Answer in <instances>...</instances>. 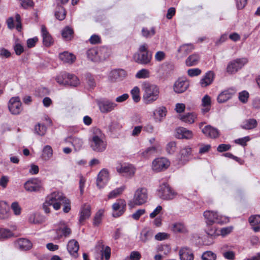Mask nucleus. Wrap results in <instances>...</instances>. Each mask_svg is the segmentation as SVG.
Wrapping results in <instances>:
<instances>
[{
    "label": "nucleus",
    "mask_w": 260,
    "mask_h": 260,
    "mask_svg": "<svg viewBox=\"0 0 260 260\" xmlns=\"http://www.w3.org/2000/svg\"><path fill=\"white\" fill-rule=\"evenodd\" d=\"M170 166V161L166 158L155 159L152 164V169L155 172H160L167 169Z\"/></svg>",
    "instance_id": "11"
},
{
    "label": "nucleus",
    "mask_w": 260,
    "mask_h": 260,
    "mask_svg": "<svg viewBox=\"0 0 260 260\" xmlns=\"http://www.w3.org/2000/svg\"><path fill=\"white\" fill-rule=\"evenodd\" d=\"M214 73L212 71H208L201 79L200 84L202 87H206L210 85L213 81Z\"/></svg>",
    "instance_id": "26"
},
{
    "label": "nucleus",
    "mask_w": 260,
    "mask_h": 260,
    "mask_svg": "<svg viewBox=\"0 0 260 260\" xmlns=\"http://www.w3.org/2000/svg\"><path fill=\"white\" fill-rule=\"evenodd\" d=\"M167 110L166 107L161 106L155 109L153 113L154 118L156 122H160L166 117Z\"/></svg>",
    "instance_id": "24"
},
{
    "label": "nucleus",
    "mask_w": 260,
    "mask_h": 260,
    "mask_svg": "<svg viewBox=\"0 0 260 260\" xmlns=\"http://www.w3.org/2000/svg\"><path fill=\"white\" fill-rule=\"evenodd\" d=\"M104 210H99L94 217L93 224L95 226H98L101 222L102 216L103 215Z\"/></svg>",
    "instance_id": "54"
},
{
    "label": "nucleus",
    "mask_w": 260,
    "mask_h": 260,
    "mask_svg": "<svg viewBox=\"0 0 260 260\" xmlns=\"http://www.w3.org/2000/svg\"><path fill=\"white\" fill-rule=\"evenodd\" d=\"M68 75L67 73H62L56 77L55 80L60 85H67Z\"/></svg>",
    "instance_id": "49"
},
{
    "label": "nucleus",
    "mask_w": 260,
    "mask_h": 260,
    "mask_svg": "<svg viewBox=\"0 0 260 260\" xmlns=\"http://www.w3.org/2000/svg\"><path fill=\"white\" fill-rule=\"evenodd\" d=\"M196 118L197 116L193 113H188L180 116V119L181 121L188 124L193 123Z\"/></svg>",
    "instance_id": "39"
},
{
    "label": "nucleus",
    "mask_w": 260,
    "mask_h": 260,
    "mask_svg": "<svg viewBox=\"0 0 260 260\" xmlns=\"http://www.w3.org/2000/svg\"><path fill=\"white\" fill-rule=\"evenodd\" d=\"M236 89L234 87L227 89L221 92L217 97V101L219 103L226 102L231 99L232 96L236 93Z\"/></svg>",
    "instance_id": "19"
},
{
    "label": "nucleus",
    "mask_w": 260,
    "mask_h": 260,
    "mask_svg": "<svg viewBox=\"0 0 260 260\" xmlns=\"http://www.w3.org/2000/svg\"><path fill=\"white\" fill-rule=\"evenodd\" d=\"M204 216L206 219V222L208 225H211L214 223L223 224L228 221L227 218L219 216L216 212L213 211H205Z\"/></svg>",
    "instance_id": "6"
},
{
    "label": "nucleus",
    "mask_w": 260,
    "mask_h": 260,
    "mask_svg": "<svg viewBox=\"0 0 260 260\" xmlns=\"http://www.w3.org/2000/svg\"><path fill=\"white\" fill-rule=\"evenodd\" d=\"M53 156V149L49 145H46L43 149L41 155L42 158L44 160H49Z\"/></svg>",
    "instance_id": "36"
},
{
    "label": "nucleus",
    "mask_w": 260,
    "mask_h": 260,
    "mask_svg": "<svg viewBox=\"0 0 260 260\" xmlns=\"http://www.w3.org/2000/svg\"><path fill=\"white\" fill-rule=\"evenodd\" d=\"M155 33V30L154 27H152L150 29L146 27H143L142 29V36L146 38H150L153 36Z\"/></svg>",
    "instance_id": "52"
},
{
    "label": "nucleus",
    "mask_w": 260,
    "mask_h": 260,
    "mask_svg": "<svg viewBox=\"0 0 260 260\" xmlns=\"http://www.w3.org/2000/svg\"><path fill=\"white\" fill-rule=\"evenodd\" d=\"M9 111L13 115L19 114L22 111V103L19 97L11 98L8 104Z\"/></svg>",
    "instance_id": "8"
},
{
    "label": "nucleus",
    "mask_w": 260,
    "mask_h": 260,
    "mask_svg": "<svg viewBox=\"0 0 260 260\" xmlns=\"http://www.w3.org/2000/svg\"><path fill=\"white\" fill-rule=\"evenodd\" d=\"M59 58L64 63H73L76 60V56L71 53L64 51L59 54Z\"/></svg>",
    "instance_id": "28"
},
{
    "label": "nucleus",
    "mask_w": 260,
    "mask_h": 260,
    "mask_svg": "<svg viewBox=\"0 0 260 260\" xmlns=\"http://www.w3.org/2000/svg\"><path fill=\"white\" fill-rule=\"evenodd\" d=\"M200 60L199 54L194 53L189 55L185 60V64L187 67L194 66L198 64Z\"/></svg>",
    "instance_id": "37"
},
{
    "label": "nucleus",
    "mask_w": 260,
    "mask_h": 260,
    "mask_svg": "<svg viewBox=\"0 0 260 260\" xmlns=\"http://www.w3.org/2000/svg\"><path fill=\"white\" fill-rule=\"evenodd\" d=\"M257 125V122L256 120L254 118H250L245 120L241 126L244 129L249 130L255 128Z\"/></svg>",
    "instance_id": "33"
},
{
    "label": "nucleus",
    "mask_w": 260,
    "mask_h": 260,
    "mask_svg": "<svg viewBox=\"0 0 260 260\" xmlns=\"http://www.w3.org/2000/svg\"><path fill=\"white\" fill-rule=\"evenodd\" d=\"M177 195L176 192L173 190L167 183L160 185L158 189V196L160 198L165 200L173 199Z\"/></svg>",
    "instance_id": "7"
},
{
    "label": "nucleus",
    "mask_w": 260,
    "mask_h": 260,
    "mask_svg": "<svg viewBox=\"0 0 260 260\" xmlns=\"http://www.w3.org/2000/svg\"><path fill=\"white\" fill-rule=\"evenodd\" d=\"M248 221L251 226H254L260 223V215H254L249 217Z\"/></svg>",
    "instance_id": "58"
},
{
    "label": "nucleus",
    "mask_w": 260,
    "mask_h": 260,
    "mask_svg": "<svg viewBox=\"0 0 260 260\" xmlns=\"http://www.w3.org/2000/svg\"><path fill=\"white\" fill-rule=\"evenodd\" d=\"M150 71L146 69H143L139 71L135 75L137 79H145L150 77Z\"/></svg>",
    "instance_id": "46"
},
{
    "label": "nucleus",
    "mask_w": 260,
    "mask_h": 260,
    "mask_svg": "<svg viewBox=\"0 0 260 260\" xmlns=\"http://www.w3.org/2000/svg\"><path fill=\"white\" fill-rule=\"evenodd\" d=\"M135 61L139 64L146 65L150 63L152 54L149 52L137 53L134 55Z\"/></svg>",
    "instance_id": "16"
},
{
    "label": "nucleus",
    "mask_w": 260,
    "mask_h": 260,
    "mask_svg": "<svg viewBox=\"0 0 260 260\" xmlns=\"http://www.w3.org/2000/svg\"><path fill=\"white\" fill-rule=\"evenodd\" d=\"M126 202L123 199H118L112 205V216L118 217L121 216L125 211Z\"/></svg>",
    "instance_id": "10"
},
{
    "label": "nucleus",
    "mask_w": 260,
    "mask_h": 260,
    "mask_svg": "<svg viewBox=\"0 0 260 260\" xmlns=\"http://www.w3.org/2000/svg\"><path fill=\"white\" fill-rule=\"evenodd\" d=\"M64 141L66 143H71L76 151L80 150L83 144L82 139L73 136H69L66 138Z\"/></svg>",
    "instance_id": "20"
},
{
    "label": "nucleus",
    "mask_w": 260,
    "mask_h": 260,
    "mask_svg": "<svg viewBox=\"0 0 260 260\" xmlns=\"http://www.w3.org/2000/svg\"><path fill=\"white\" fill-rule=\"evenodd\" d=\"M10 216L9 206L4 201H0V219H7Z\"/></svg>",
    "instance_id": "29"
},
{
    "label": "nucleus",
    "mask_w": 260,
    "mask_h": 260,
    "mask_svg": "<svg viewBox=\"0 0 260 260\" xmlns=\"http://www.w3.org/2000/svg\"><path fill=\"white\" fill-rule=\"evenodd\" d=\"M180 159L183 161L188 160L191 155V148L189 146H185L180 151Z\"/></svg>",
    "instance_id": "38"
},
{
    "label": "nucleus",
    "mask_w": 260,
    "mask_h": 260,
    "mask_svg": "<svg viewBox=\"0 0 260 260\" xmlns=\"http://www.w3.org/2000/svg\"><path fill=\"white\" fill-rule=\"evenodd\" d=\"M79 248L78 243L75 240H70L67 245V249L69 252L75 257H77Z\"/></svg>",
    "instance_id": "27"
},
{
    "label": "nucleus",
    "mask_w": 260,
    "mask_h": 260,
    "mask_svg": "<svg viewBox=\"0 0 260 260\" xmlns=\"http://www.w3.org/2000/svg\"><path fill=\"white\" fill-rule=\"evenodd\" d=\"M107 52V49L106 48H102L99 50L93 48L87 51V55L91 60L98 62L104 60L107 57L108 54H105Z\"/></svg>",
    "instance_id": "5"
},
{
    "label": "nucleus",
    "mask_w": 260,
    "mask_h": 260,
    "mask_svg": "<svg viewBox=\"0 0 260 260\" xmlns=\"http://www.w3.org/2000/svg\"><path fill=\"white\" fill-rule=\"evenodd\" d=\"M151 234L150 232L146 230H143L140 235V239L143 242H145L147 241L150 237Z\"/></svg>",
    "instance_id": "64"
},
{
    "label": "nucleus",
    "mask_w": 260,
    "mask_h": 260,
    "mask_svg": "<svg viewBox=\"0 0 260 260\" xmlns=\"http://www.w3.org/2000/svg\"><path fill=\"white\" fill-rule=\"evenodd\" d=\"M176 143L175 142H169L166 146V150L169 154H173L176 150Z\"/></svg>",
    "instance_id": "61"
},
{
    "label": "nucleus",
    "mask_w": 260,
    "mask_h": 260,
    "mask_svg": "<svg viewBox=\"0 0 260 260\" xmlns=\"http://www.w3.org/2000/svg\"><path fill=\"white\" fill-rule=\"evenodd\" d=\"M14 234L9 229L0 228V239H6L13 237Z\"/></svg>",
    "instance_id": "47"
},
{
    "label": "nucleus",
    "mask_w": 260,
    "mask_h": 260,
    "mask_svg": "<svg viewBox=\"0 0 260 260\" xmlns=\"http://www.w3.org/2000/svg\"><path fill=\"white\" fill-rule=\"evenodd\" d=\"M131 93L132 96L133 100L136 103H138L140 100V89L138 87H134L131 90Z\"/></svg>",
    "instance_id": "51"
},
{
    "label": "nucleus",
    "mask_w": 260,
    "mask_h": 260,
    "mask_svg": "<svg viewBox=\"0 0 260 260\" xmlns=\"http://www.w3.org/2000/svg\"><path fill=\"white\" fill-rule=\"evenodd\" d=\"M156 148L155 147H150L147 148L146 150L141 152V155L144 158H149L156 152Z\"/></svg>",
    "instance_id": "44"
},
{
    "label": "nucleus",
    "mask_w": 260,
    "mask_h": 260,
    "mask_svg": "<svg viewBox=\"0 0 260 260\" xmlns=\"http://www.w3.org/2000/svg\"><path fill=\"white\" fill-rule=\"evenodd\" d=\"M11 208L15 215H19L21 213V208L17 202H13Z\"/></svg>",
    "instance_id": "57"
},
{
    "label": "nucleus",
    "mask_w": 260,
    "mask_h": 260,
    "mask_svg": "<svg viewBox=\"0 0 260 260\" xmlns=\"http://www.w3.org/2000/svg\"><path fill=\"white\" fill-rule=\"evenodd\" d=\"M61 34L64 39L70 40L73 38V30L69 26H67L62 30Z\"/></svg>",
    "instance_id": "45"
},
{
    "label": "nucleus",
    "mask_w": 260,
    "mask_h": 260,
    "mask_svg": "<svg viewBox=\"0 0 260 260\" xmlns=\"http://www.w3.org/2000/svg\"><path fill=\"white\" fill-rule=\"evenodd\" d=\"M216 254L211 251L204 252L202 255V260H216Z\"/></svg>",
    "instance_id": "50"
},
{
    "label": "nucleus",
    "mask_w": 260,
    "mask_h": 260,
    "mask_svg": "<svg viewBox=\"0 0 260 260\" xmlns=\"http://www.w3.org/2000/svg\"><path fill=\"white\" fill-rule=\"evenodd\" d=\"M66 197L60 192H53L48 195L43 204V208L45 213H49L50 212L49 206H52L53 208L57 210L60 208V206Z\"/></svg>",
    "instance_id": "3"
},
{
    "label": "nucleus",
    "mask_w": 260,
    "mask_h": 260,
    "mask_svg": "<svg viewBox=\"0 0 260 260\" xmlns=\"http://www.w3.org/2000/svg\"><path fill=\"white\" fill-rule=\"evenodd\" d=\"M90 206L89 205H84L80 212L79 222L82 223L85 220L89 218L91 215Z\"/></svg>",
    "instance_id": "25"
},
{
    "label": "nucleus",
    "mask_w": 260,
    "mask_h": 260,
    "mask_svg": "<svg viewBox=\"0 0 260 260\" xmlns=\"http://www.w3.org/2000/svg\"><path fill=\"white\" fill-rule=\"evenodd\" d=\"M233 230V227L232 226H230L221 229L219 232L220 235H221L222 237H224L230 234L232 232Z\"/></svg>",
    "instance_id": "63"
},
{
    "label": "nucleus",
    "mask_w": 260,
    "mask_h": 260,
    "mask_svg": "<svg viewBox=\"0 0 260 260\" xmlns=\"http://www.w3.org/2000/svg\"><path fill=\"white\" fill-rule=\"evenodd\" d=\"M102 250H101L102 256L104 257L106 260H109L111 256V249L107 246L104 247V245H102Z\"/></svg>",
    "instance_id": "55"
},
{
    "label": "nucleus",
    "mask_w": 260,
    "mask_h": 260,
    "mask_svg": "<svg viewBox=\"0 0 260 260\" xmlns=\"http://www.w3.org/2000/svg\"><path fill=\"white\" fill-rule=\"evenodd\" d=\"M188 81L185 78H179L174 84V91L178 93L184 92L189 87Z\"/></svg>",
    "instance_id": "17"
},
{
    "label": "nucleus",
    "mask_w": 260,
    "mask_h": 260,
    "mask_svg": "<svg viewBox=\"0 0 260 260\" xmlns=\"http://www.w3.org/2000/svg\"><path fill=\"white\" fill-rule=\"evenodd\" d=\"M55 15L56 18L59 20H62L65 18L66 12L62 6H57Z\"/></svg>",
    "instance_id": "42"
},
{
    "label": "nucleus",
    "mask_w": 260,
    "mask_h": 260,
    "mask_svg": "<svg viewBox=\"0 0 260 260\" xmlns=\"http://www.w3.org/2000/svg\"><path fill=\"white\" fill-rule=\"evenodd\" d=\"M192 131L183 127H180L176 129V137L178 139H190L193 137Z\"/></svg>",
    "instance_id": "21"
},
{
    "label": "nucleus",
    "mask_w": 260,
    "mask_h": 260,
    "mask_svg": "<svg viewBox=\"0 0 260 260\" xmlns=\"http://www.w3.org/2000/svg\"><path fill=\"white\" fill-rule=\"evenodd\" d=\"M249 93L245 91H242L239 93V100L243 103H247L248 99L249 98Z\"/></svg>",
    "instance_id": "59"
},
{
    "label": "nucleus",
    "mask_w": 260,
    "mask_h": 260,
    "mask_svg": "<svg viewBox=\"0 0 260 260\" xmlns=\"http://www.w3.org/2000/svg\"><path fill=\"white\" fill-rule=\"evenodd\" d=\"M211 98L207 94L205 95L202 99V111L203 113L208 112L211 108Z\"/></svg>",
    "instance_id": "34"
},
{
    "label": "nucleus",
    "mask_w": 260,
    "mask_h": 260,
    "mask_svg": "<svg viewBox=\"0 0 260 260\" xmlns=\"http://www.w3.org/2000/svg\"><path fill=\"white\" fill-rule=\"evenodd\" d=\"M56 237L57 239H60L62 236L67 237L69 236L71 233V230L70 228L64 226L63 228H59L56 230Z\"/></svg>",
    "instance_id": "40"
},
{
    "label": "nucleus",
    "mask_w": 260,
    "mask_h": 260,
    "mask_svg": "<svg viewBox=\"0 0 260 260\" xmlns=\"http://www.w3.org/2000/svg\"><path fill=\"white\" fill-rule=\"evenodd\" d=\"M109 179L108 172L105 169H103L99 173L96 185L100 188H102L108 182Z\"/></svg>",
    "instance_id": "22"
},
{
    "label": "nucleus",
    "mask_w": 260,
    "mask_h": 260,
    "mask_svg": "<svg viewBox=\"0 0 260 260\" xmlns=\"http://www.w3.org/2000/svg\"><path fill=\"white\" fill-rule=\"evenodd\" d=\"M181 260H193L194 256L192 251L188 248H183L179 250Z\"/></svg>",
    "instance_id": "31"
},
{
    "label": "nucleus",
    "mask_w": 260,
    "mask_h": 260,
    "mask_svg": "<svg viewBox=\"0 0 260 260\" xmlns=\"http://www.w3.org/2000/svg\"><path fill=\"white\" fill-rule=\"evenodd\" d=\"M105 136L102 132L98 128H93L92 136L89 139L90 147L95 152H102L106 149V142L105 141Z\"/></svg>",
    "instance_id": "1"
},
{
    "label": "nucleus",
    "mask_w": 260,
    "mask_h": 260,
    "mask_svg": "<svg viewBox=\"0 0 260 260\" xmlns=\"http://www.w3.org/2000/svg\"><path fill=\"white\" fill-rule=\"evenodd\" d=\"M36 134L40 136H44L46 132V127L44 124L38 123L35 127Z\"/></svg>",
    "instance_id": "56"
},
{
    "label": "nucleus",
    "mask_w": 260,
    "mask_h": 260,
    "mask_svg": "<svg viewBox=\"0 0 260 260\" xmlns=\"http://www.w3.org/2000/svg\"><path fill=\"white\" fill-rule=\"evenodd\" d=\"M79 83V80L77 76L73 74H68L67 85L75 87L78 85Z\"/></svg>",
    "instance_id": "41"
},
{
    "label": "nucleus",
    "mask_w": 260,
    "mask_h": 260,
    "mask_svg": "<svg viewBox=\"0 0 260 260\" xmlns=\"http://www.w3.org/2000/svg\"><path fill=\"white\" fill-rule=\"evenodd\" d=\"M249 136H246L242 138L235 140L234 142L236 144L240 145L243 146H245L247 144V142L250 140Z\"/></svg>",
    "instance_id": "62"
},
{
    "label": "nucleus",
    "mask_w": 260,
    "mask_h": 260,
    "mask_svg": "<svg viewBox=\"0 0 260 260\" xmlns=\"http://www.w3.org/2000/svg\"><path fill=\"white\" fill-rule=\"evenodd\" d=\"M116 170L122 176L127 178L133 177L136 172L135 168L132 165L118 166Z\"/></svg>",
    "instance_id": "15"
},
{
    "label": "nucleus",
    "mask_w": 260,
    "mask_h": 260,
    "mask_svg": "<svg viewBox=\"0 0 260 260\" xmlns=\"http://www.w3.org/2000/svg\"><path fill=\"white\" fill-rule=\"evenodd\" d=\"M248 62L246 58H237L230 61L228 64L226 71L229 74H234L241 69Z\"/></svg>",
    "instance_id": "9"
},
{
    "label": "nucleus",
    "mask_w": 260,
    "mask_h": 260,
    "mask_svg": "<svg viewBox=\"0 0 260 260\" xmlns=\"http://www.w3.org/2000/svg\"><path fill=\"white\" fill-rule=\"evenodd\" d=\"M144 91L143 100L146 104H151L156 101L159 98V88L155 84L145 82L142 84Z\"/></svg>",
    "instance_id": "2"
},
{
    "label": "nucleus",
    "mask_w": 260,
    "mask_h": 260,
    "mask_svg": "<svg viewBox=\"0 0 260 260\" xmlns=\"http://www.w3.org/2000/svg\"><path fill=\"white\" fill-rule=\"evenodd\" d=\"M14 49L16 54L18 55H20L24 51L23 47L19 43L18 40L15 42Z\"/></svg>",
    "instance_id": "60"
},
{
    "label": "nucleus",
    "mask_w": 260,
    "mask_h": 260,
    "mask_svg": "<svg viewBox=\"0 0 260 260\" xmlns=\"http://www.w3.org/2000/svg\"><path fill=\"white\" fill-rule=\"evenodd\" d=\"M148 196V191L146 188H139L135 191L133 199L128 203V206L131 208L135 206H141L147 202Z\"/></svg>",
    "instance_id": "4"
},
{
    "label": "nucleus",
    "mask_w": 260,
    "mask_h": 260,
    "mask_svg": "<svg viewBox=\"0 0 260 260\" xmlns=\"http://www.w3.org/2000/svg\"><path fill=\"white\" fill-rule=\"evenodd\" d=\"M194 48V47L193 44H185L179 47L178 49V52L182 54L183 56H186L188 53H190Z\"/></svg>",
    "instance_id": "35"
},
{
    "label": "nucleus",
    "mask_w": 260,
    "mask_h": 260,
    "mask_svg": "<svg viewBox=\"0 0 260 260\" xmlns=\"http://www.w3.org/2000/svg\"><path fill=\"white\" fill-rule=\"evenodd\" d=\"M100 111L103 113H107L114 110L117 105L109 100H102L98 103Z\"/></svg>",
    "instance_id": "14"
},
{
    "label": "nucleus",
    "mask_w": 260,
    "mask_h": 260,
    "mask_svg": "<svg viewBox=\"0 0 260 260\" xmlns=\"http://www.w3.org/2000/svg\"><path fill=\"white\" fill-rule=\"evenodd\" d=\"M25 190L29 192L39 191L42 188V183L37 179H33L26 181L24 184Z\"/></svg>",
    "instance_id": "13"
},
{
    "label": "nucleus",
    "mask_w": 260,
    "mask_h": 260,
    "mask_svg": "<svg viewBox=\"0 0 260 260\" xmlns=\"http://www.w3.org/2000/svg\"><path fill=\"white\" fill-rule=\"evenodd\" d=\"M206 234L211 237H215L220 235L219 232L215 227L208 226L206 229Z\"/></svg>",
    "instance_id": "53"
},
{
    "label": "nucleus",
    "mask_w": 260,
    "mask_h": 260,
    "mask_svg": "<svg viewBox=\"0 0 260 260\" xmlns=\"http://www.w3.org/2000/svg\"><path fill=\"white\" fill-rule=\"evenodd\" d=\"M126 76V72L122 69H115L109 74V79L111 82H115L123 80Z\"/></svg>",
    "instance_id": "18"
},
{
    "label": "nucleus",
    "mask_w": 260,
    "mask_h": 260,
    "mask_svg": "<svg viewBox=\"0 0 260 260\" xmlns=\"http://www.w3.org/2000/svg\"><path fill=\"white\" fill-rule=\"evenodd\" d=\"M41 32L44 45L50 46L53 43L52 39L44 25L41 26Z\"/></svg>",
    "instance_id": "30"
},
{
    "label": "nucleus",
    "mask_w": 260,
    "mask_h": 260,
    "mask_svg": "<svg viewBox=\"0 0 260 260\" xmlns=\"http://www.w3.org/2000/svg\"><path fill=\"white\" fill-rule=\"evenodd\" d=\"M28 221L31 223L40 224L43 222V219L39 214L33 213L29 216Z\"/></svg>",
    "instance_id": "43"
},
{
    "label": "nucleus",
    "mask_w": 260,
    "mask_h": 260,
    "mask_svg": "<svg viewBox=\"0 0 260 260\" xmlns=\"http://www.w3.org/2000/svg\"><path fill=\"white\" fill-rule=\"evenodd\" d=\"M15 246L21 250H28L32 247L31 242L25 238H20L15 242Z\"/></svg>",
    "instance_id": "23"
},
{
    "label": "nucleus",
    "mask_w": 260,
    "mask_h": 260,
    "mask_svg": "<svg viewBox=\"0 0 260 260\" xmlns=\"http://www.w3.org/2000/svg\"><path fill=\"white\" fill-rule=\"evenodd\" d=\"M171 230L174 233L185 234L188 232L186 226L182 222L174 223L171 225Z\"/></svg>",
    "instance_id": "32"
},
{
    "label": "nucleus",
    "mask_w": 260,
    "mask_h": 260,
    "mask_svg": "<svg viewBox=\"0 0 260 260\" xmlns=\"http://www.w3.org/2000/svg\"><path fill=\"white\" fill-rule=\"evenodd\" d=\"M124 189V186H121L120 187L117 188L114 190H112L109 193L108 196V199H113L117 197V196L122 193Z\"/></svg>",
    "instance_id": "48"
},
{
    "label": "nucleus",
    "mask_w": 260,
    "mask_h": 260,
    "mask_svg": "<svg viewBox=\"0 0 260 260\" xmlns=\"http://www.w3.org/2000/svg\"><path fill=\"white\" fill-rule=\"evenodd\" d=\"M204 124V123L201 122L199 126V128L201 129L202 133L206 136L212 139H216L219 137V132L217 128L210 125H206L203 127Z\"/></svg>",
    "instance_id": "12"
}]
</instances>
